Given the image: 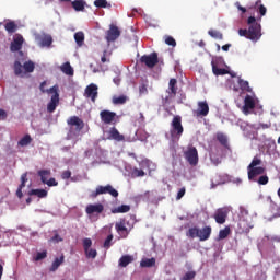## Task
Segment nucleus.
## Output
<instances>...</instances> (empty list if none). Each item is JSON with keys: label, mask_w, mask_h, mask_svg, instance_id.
Segmentation results:
<instances>
[{"label": "nucleus", "mask_w": 280, "mask_h": 280, "mask_svg": "<svg viewBox=\"0 0 280 280\" xmlns=\"http://www.w3.org/2000/svg\"><path fill=\"white\" fill-rule=\"evenodd\" d=\"M271 241H272V242H280V236H273V237L271 238Z\"/></svg>", "instance_id": "nucleus-64"}, {"label": "nucleus", "mask_w": 280, "mask_h": 280, "mask_svg": "<svg viewBox=\"0 0 280 280\" xmlns=\"http://www.w3.org/2000/svg\"><path fill=\"white\" fill-rule=\"evenodd\" d=\"M130 211V206L129 205H121L116 208L112 209V213L117 214V213H128Z\"/></svg>", "instance_id": "nucleus-29"}, {"label": "nucleus", "mask_w": 280, "mask_h": 280, "mask_svg": "<svg viewBox=\"0 0 280 280\" xmlns=\"http://www.w3.org/2000/svg\"><path fill=\"white\" fill-rule=\"evenodd\" d=\"M88 259H95L97 257V250L93 248L84 249Z\"/></svg>", "instance_id": "nucleus-39"}, {"label": "nucleus", "mask_w": 280, "mask_h": 280, "mask_svg": "<svg viewBox=\"0 0 280 280\" xmlns=\"http://www.w3.org/2000/svg\"><path fill=\"white\" fill-rule=\"evenodd\" d=\"M62 264H65V255L62 254L60 257H56L55 260L52 261L49 270L50 272H56V270H58V268H60V266H62Z\"/></svg>", "instance_id": "nucleus-22"}, {"label": "nucleus", "mask_w": 280, "mask_h": 280, "mask_svg": "<svg viewBox=\"0 0 280 280\" xmlns=\"http://www.w3.org/2000/svg\"><path fill=\"white\" fill-rule=\"evenodd\" d=\"M101 120L103 124H113L115 121V117H117V113L110 112L108 109H104L100 113Z\"/></svg>", "instance_id": "nucleus-14"}, {"label": "nucleus", "mask_w": 280, "mask_h": 280, "mask_svg": "<svg viewBox=\"0 0 280 280\" xmlns=\"http://www.w3.org/2000/svg\"><path fill=\"white\" fill-rule=\"evenodd\" d=\"M240 215H241V218L248 217V210L246 208H244V207H241L240 208Z\"/></svg>", "instance_id": "nucleus-53"}, {"label": "nucleus", "mask_w": 280, "mask_h": 280, "mask_svg": "<svg viewBox=\"0 0 280 280\" xmlns=\"http://www.w3.org/2000/svg\"><path fill=\"white\" fill-rule=\"evenodd\" d=\"M74 40L78 47H82L84 45V32L80 31L74 34Z\"/></svg>", "instance_id": "nucleus-32"}, {"label": "nucleus", "mask_w": 280, "mask_h": 280, "mask_svg": "<svg viewBox=\"0 0 280 280\" xmlns=\"http://www.w3.org/2000/svg\"><path fill=\"white\" fill-rule=\"evenodd\" d=\"M165 44L170 45V47H176V39H174L172 36H167L165 38Z\"/></svg>", "instance_id": "nucleus-46"}, {"label": "nucleus", "mask_w": 280, "mask_h": 280, "mask_svg": "<svg viewBox=\"0 0 280 280\" xmlns=\"http://www.w3.org/2000/svg\"><path fill=\"white\" fill-rule=\"evenodd\" d=\"M115 229L121 237H128V228H126V223L124 221L116 223Z\"/></svg>", "instance_id": "nucleus-21"}, {"label": "nucleus", "mask_w": 280, "mask_h": 280, "mask_svg": "<svg viewBox=\"0 0 280 280\" xmlns=\"http://www.w3.org/2000/svg\"><path fill=\"white\" fill-rule=\"evenodd\" d=\"M229 235H231V228L226 226L225 229L220 230L218 237L219 240H226Z\"/></svg>", "instance_id": "nucleus-38"}, {"label": "nucleus", "mask_w": 280, "mask_h": 280, "mask_svg": "<svg viewBox=\"0 0 280 280\" xmlns=\"http://www.w3.org/2000/svg\"><path fill=\"white\" fill-rule=\"evenodd\" d=\"M132 261H135V258L130 255H124L120 259H119V266L121 268H126V266H128L129 264H132Z\"/></svg>", "instance_id": "nucleus-27"}, {"label": "nucleus", "mask_w": 280, "mask_h": 280, "mask_svg": "<svg viewBox=\"0 0 280 280\" xmlns=\"http://www.w3.org/2000/svg\"><path fill=\"white\" fill-rule=\"evenodd\" d=\"M126 102H128V97L126 95L113 97V104L121 105V104H126Z\"/></svg>", "instance_id": "nucleus-36"}, {"label": "nucleus", "mask_w": 280, "mask_h": 280, "mask_svg": "<svg viewBox=\"0 0 280 280\" xmlns=\"http://www.w3.org/2000/svg\"><path fill=\"white\" fill-rule=\"evenodd\" d=\"M104 194H109L113 198L119 197V191L113 187V185L107 184L106 186H97L95 190L90 194V198H97V196H102Z\"/></svg>", "instance_id": "nucleus-7"}, {"label": "nucleus", "mask_w": 280, "mask_h": 280, "mask_svg": "<svg viewBox=\"0 0 280 280\" xmlns=\"http://www.w3.org/2000/svg\"><path fill=\"white\" fill-rule=\"evenodd\" d=\"M61 2L71 1V5L75 12H84V8L86 7V2L84 0H60Z\"/></svg>", "instance_id": "nucleus-17"}, {"label": "nucleus", "mask_w": 280, "mask_h": 280, "mask_svg": "<svg viewBox=\"0 0 280 280\" xmlns=\"http://www.w3.org/2000/svg\"><path fill=\"white\" fill-rule=\"evenodd\" d=\"M209 115V104L207 101L198 102L197 117H207Z\"/></svg>", "instance_id": "nucleus-19"}, {"label": "nucleus", "mask_w": 280, "mask_h": 280, "mask_svg": "<svg viewBox=\"0 0 280 280\" xmlns=\"http://www.w3.org/2000/svg\"><path fill=\"white\" fill-rule=\"evenodd\" d=\"M258 12H259L260 16H266V12H268V9H266V8L264 7V4H260V5L258 7Z\"/></svg>", "instance_id": "nucleus-52"}, {"label": "nucleus", "mask_w": 280, "mask_h": 280, "mask_svg": "<svg viewBox=\"0 0 280 280\" xmlns=\"http://www.w3.org/2000/svg\"><path fill=\"white\" fill-rule=\"evenodd\" d=\"M61 71L62 73H65L66 75H73V68L71 67L70 62H65L61 66Z\"/></svg>", "instance_id": "nucleus-33"}, {"label": "nucleus", "mask_w": 280, "mask_h": 280, "mask_svg": "<svg viewBox=\"0 0 280 280\" xmlns=\"http://www.w3.org/2000/svg\"><path fill=\"white\" fill-rule=\"evenodd\" d=\"M109 137L110 139H114V141H124L125 139L124 135L119 133V130L115 127L110 128Z\"/></svg>", "instance_id": "nucleus-24"}, {"label": "nucleus", "mask_w": 280, "mask_h": 280, "mask_svg": "<svg viewBox=\"0 0 280 280\" xmlns=\"http://www.w3.org/2000/svg\"><path fill=\"white\" fill-rule=\"evenodd\" d=\"M186 191L187 189L185 187H182L177 192L176 200H180L183 196H185Z\"/></svg>", "instance_id": "nucleus-50"}, {"label": "nucleus", "mask_w": 280, "mask_h": 280, "mask_svg": "<svg viewBox=\"0 0 280 280\" xmlns=\"http://www.w3.org/2000/svg\"><path fill=\"white\" fill-rule=\"evenodd\" d=\"M52 242H62V237H60V235L56 234V235L52 237Z\"/></svg>", "instance_id": "nucleus-60"}, {"label": "nucleus", "mask_w": 280, "mask_h": 280, "mask_svg": "<svg viewBox=\"0 0 280 280\" xmlns=\"http://www.w3.org/2000/svg\"><path fill=\"white\" fill-rule=\"evenodd\" d=\"M217 224H224L229 218V208H219L213 215Z\"/></svg>", "instance_id": "nucleus-13"}, {"label": "nucleus", "mask_w": 280, "mask_h": 280, "mask_svg": "<svg viewBox=\"0 0 280 280\" xmlns=\"http://www.w3.org/2000/svg\"><path fill=\"white\" fill-rule=\"evenodd\" d=\"M47 190L45 189H31L28 196H37V198H47Z\"/></svg>", "instance_id": "nucleus-28"}, {"label": "nucleus", "mask_w": 280, "mask_h": 280, "mask_svg": "<svg viewBox=\"0 0 280 280\" xmlns=\"http://www.w3.org/2000/svg\"><path fill=\"white\" fill-rule=\"evenodd\" d=\"M247 25H249L247 35L248 40L257 43V40L261 38V24L257 23L255 16H249L247 19Z\"/></svg>", "instance_id": "nucleus-6"}, {"label": "nucleus", "mask_w": 280, "mask_h": 280, "mask_svg": "<svg viewBox=\"0 0 280 280\" xmlns=\"http://www.w3.org/2000/svg\"><path fill=\"white\" fill-rule=\"evenodd\" d=\"M61 178L63 180H69V178H71V171H63L61 174Z\"/></svg>", "instance_id": "nucleus-51"}, {"label": "nucleus", "mask_w": 280, "mask_h": 280, "mask_svg": "<svg viewBox=\"0 0 280 280\" xmlns=\"http://www.w3.org/2000/svg\"><path fill=\"white\" fill-rule=\"evenodd\" d=\"M21 183L26 184L27 183V173H23L20 178Z\"/></svg>", "instance_id": "nucleus-57"}, {"label": "nucleus", "mask_w": 280, "mask_h": 280, "mask_svg": "<svg viewBox=\"0 0 280 280\" xmlns=\"http://www.w3.org/2000/svg\"><path fill=\"white\" fill-rule=\"evenodd\" d=\"M45 185H47L48 187H58V182L56 180V178L51 177L47 179Z\"/></svg>", "instance_id": "nucleus-48"}, {"label": "nucleus", "mask_w": 280, "mask_h": 280, "mask_svg": "<svg viewBox=\"0 0 280 280\" xmlns=\"http://www.w3.org/2000/svg\"><path fill=\"white\" fill-rule=\"evenodd\" d=\"M37 176H39L40 182L45 185V183L49 180V176H51V170H39Z\"/></svg>", "instance_id": "nucleus-25"}, {"label": "nucleus", "mask_w": 280, "mask_h": 280, "mask_svg": "<svg viewBox=\"0 0 280 280\" xmlns=\"http://www.w3.org/2000/svg\"><path fill=\"white\" fill-rule=\"evenodd\" d=\"M176 84H178V81L176 79L170 80L168 91H166L168 95L165 97V102H170V100L176 97V94L178 93V86Z\"/></svg>", "instance_id": "nucleus-12"}, {"label": "nucleus", "mask_w": 280, "mask_h": 280, "mask_svg": "<svg viewBox=\"0 0 280 280\" xmlns=\"http://www.w3.org/2000/svg\"><path fill=\"white\" fill-rule=\"evenodd\" d=\"M91 246H93V241H91V238H84L83 240L84 250H89V248H91Z\"/></svg>", "instance_id": "nucleus-47"}, {"label": "nucleus", "mask_w": 280, "mask_h": 280, "mask_svg": "<svg viewBox=\"0 0 280 280\" xmlns=\"http://www.w3.org/2000/svg\"><path fill=\"white\" fill-rule=\"evenodd\" d=\"M217 141H219V143L225 148L226 150H229V137L226 135H224L223 132H217L215 135Z\"/></svg>", "instance_id": "nucleus-23"}, {"label": "nucleus", "mask_w": 280, "mask_h": 280, "mask_svg": "<svg viewBox=\"0 0 280 280\" xmlns=\"http://www.w3.org/2000/svg\"><path fill=\"white\" fill-rule=\"evenodd\" d=\"M140 62L145 65L149 69H154L159 65V54L152 52L150 55H144L140 58Z\"/></svg>", "instance_id": "nucleus-10"}, {"label": "nucleus", "mask_w": 280, "mask_h": 280, "mask_svg": "<svg viewBox=\"0 0 280 280\" xmlns=\"http://www.w3.org/2000/svg\"><path fill=\"white\" fill-rule=\"evenodd\" d=\"M113 242V234H109L105 242H104V248H110V243Z\"/></svg>", "instance_id": "nucleus-49"}, {"label": "nucleus", "mask_w": 280, "mask_h": 280, "mask_svg": "<svg viewBox=\"0 0 280 280\" xmlns=\"http://www.w3.org/2000/svg\"><path fill=\"white\" fill-rule=\"evenodd\" d=\"M209 36H211L212 38H215L217 40H222L224 38V35L215 30H210L208 32Z\"/></svg>", "instance_id": "nucleus-37"}, {"label": "nucleus", "mask_w": 280, "mask_h": 280, "mask_svg": "<svg viewBox=\"0 0 280 280\" xmlns=\"http://www.w3.org/2000/svg\"><path fill=\"white\" fill-rule=\"evenodd\" d=\"M218 185H222V183H215V182H211V189H215V187H218Z\"/></svg>", "instance_id": "nucleus-62"}, {"label": "nucleus", "mask_w": 280, "mask_h": 280, "mask_svg": "<svg viewBox=\"0 0 280 280\" xmlns=\"http://www.w3.org/2000/svg\"><path fill=\"white\" fill-rule=\"evenodd\" d=\"M85 97L90 98L93 103L97 100V85L95 83H91L85 88Z\"/></svg>", "instance_id": "nucleus-15"}, {"label": "nucleus", "mask_w": 280, "mask_h": 280, "mask_svg": "<svg viewBox=\"0 0 280 280\" xmlns=\"http://www.w3.org/2000/svg\"><path fill=\"white\" fill-rule=\"evenodd\" d=\"M139 94L140 95H148V84L141 83L139 85Z\"/></svg>", "instance_id": "nucleus-45"}, {"label": "nucleus", "mask_w": 280, "mask_h": 280, "mask_svg": "<svg viewBox=\"0 0 280 280\" xmlns=\"http://www.w3.org/2000/svg\"><path fill=\"white\" fill-rule=\"evenodd\" d=\"M37 40L39 43V47H51V44L54 43V38L51 37V35L38 36Z\"/></svg>", "instance_id": "nucleus-20"}, {"label": "nucleus", "mask_w": 280, "mask_h": 280, "mask_svg": "<svg viewBox=\"0 0 280 280\" xmlns=\"http://www.w3.org/2000/svg\"><path fill=\"white\" fill-rule=\"evenodd\" d=\"M131 175L133 176V178H141V177L145 176V172L143 170H139V168L135 167L132 170Z\"/></svg>", "instance_id": "nucleus-41"}, {"label": "nucleus", "mask_w": 280, "mask_h": 280, "mask_svg": "<svg viewBox=\"0 0 280 280\" xmlns=\"http://www.w3.org/2000/svg\"><path fill=\"white\" fill-rule=\"evenodd\" d=\"M196 279V271H187L180 280H194Z\"/></svg>", "instance_id": "nucleus-42"}, {"label": "nucleus", "mask_w": 280, "mask_h": 280, "mask_svg": "<svg viewBox=\"0 0 280 280\" xmlns=\"http://www.w3.org/2000/svg\"><path fill=\"white\" fill-rule=\"evenodd\" d=\"M67 124L69 126L67 139H75V137H80V132L84 130V120L78 116H71L67 120Z\"/></svg>", "instance_id": "nucleus-3"}, {"label": "nucleus", "mask_w": 280, "mask_h": 280, "mask_svg": "<svg viewBox=\"0 0 280 280\" xmlns=\"http://www.w3.org/2000/svg\"><path fill=\"white\" fill-rule=\"evenodd\" d=\"M0 119H8V113L4 109H0Z\"/></svg>", "instance_id": "nucleus-56"}, {"label": "nucleus", "mask_w": 280, "mask_h": 280, "mask_svg": "<svg viewBox=\"0 0 280 280\" xmlns=\"http://www.w3.org/2000/svg\"><path fill=\"white\" fill-rule=\"evenodd\" d=\"M23 43H25V39L23 38V35L18 34L15 35V37L13 38V40L11 42L10 45V49L11 51H18V55L22 58V59H16L13 63V71H14V75H16L18 78H25V75H27V73H34V69H36V65H34V62L32 60L25 61L24 58V54L23 51H21V49H23ZM24 62V63H22Z\"/></svg>", "instance_id": "nucleus-1"}, {"label": "nucleus", "mask_w": 280, "mask_h": 280, "mask_svg": "<svg viewBox=\"0 0 280 280\" xmlns=\"http://www.w3.org/2000/svg\"><path fill=\"white\" fill-rule=\"evenodd\" d=\"M4 30H5L9 34H14V32H16V30H19V26L16 25V22L10 21V22H7V23H5Z\"/></svg>", "instance_id": "nucleus-31"}, {"label": "nucleus", "mask_w": 280, "mask_h": 280, "mask_svg": "<svg viewBox=\"0 0 280 280\" xmlns=\"http://www.w3.org/2000/svg\"><path fill=\"white\" fill-rule=\"evenodd\" d=\"M183 132H185V127H183V117L180 115H176L171 121V139L173 141H179L183 137Z\"/></svg>", "instance_id": "nucleus-5"}, {"label": "nucleus", "mask_w": 280, "mask_h": 280, "mask_svg": "<svg viewBox=\"0 0 280 280\" xmlns=\"http://www.w3.org/2000/svg\"><path fill=\"white\" fill-rule=\"evenodd\" d=\"M94 5L95 8H112V5L108 4V1L106 0H95Z\"/></svg>", "instance_id": "nucleus-40"}, {"label": "nucleus", "mask_w": 280, "mask_h": 280, "mask_svg": "<svg viewBox=\"0 0 280 280\" xmlns=\"http://www.w3.org/2000/svg\"><path fill=\"white\" fill-rule=\"evenodd\" d=\"M212 71L214 75H229V70L224 68H218L215 65L212 66Z\"/></svg>", "instance_id": "nucleus-35"}, {"label": "nucleus", "mask_w": 280, "mask_h": 280, "mask_svg": "<svg viewBox=\"0 0 280 280\" xmlns=\"http://www.w3.org/2000/svg\"><path fill=\"white\" fill-rule=\"evenodd\" d=\"M101 61L102 62H106L107 61V59H106V51H104V55L102 56Z\"/></svg>", "instance_id": "nucleus-63"}, {"label": "nucleus", "mask_w": 280, "mask_h": 280, "mask_svg": "<svg viewBox=\"0 0 280 280\" xmlns=\"http://www.w3.org/2000/svg\"><path fill=\"white\" fill-rule=\"evenodd\" d=\"M210 161L213 163V165H220L222 163V161L213 156H210Z\"/></svg>", "instance_id": "nucleus-55"}, {"label": "nucleus", "mask_w": 280, "mask_h": 280, "mask_svg": "<svg viewBox=\"0 0 280 280\" xmlns=\"http://www.w3.org/2000/svg\"><path fill=\"white\" fill-rule=\"evenodd\" d=\"M238 86H240L241 91H246L247 93L253 92V89L250 88L248 81H245L242 78H238Z\"/></svg>", "instance_id": "nucleus-30"}, {"label": "nucleus", "mask_w": 280, "mask_h": 280, "mask_svg": "<svg viewBox=\"0 0 280 280\" xmlns=\"http://www.w3.org/2000/svg\"><path fill=\"white\" fill-rule=\"evenodd\" d=\"M211 233H213V229L210 225H206L201 229L194 226L190 228L186 235L187 237H190V240H196L198 237L199 242H207L209 237H211Z\"/></svg>", "instance_id": "nucleus-4"}, {"label": "nucleus", "mask_w": 280, "mask_h": 280, "mask_svg": "<svg viewBox=\"0 0 280 280\" xmlns=\"http://www.w3.org/2000/svg\"><path fill=\"white\" fill-rule=\"evenodd\" d=\"M264 162L259 156H254L250 164L247 166L248 180L258 183V185H266L270 183V178L266 174V167L260 166Z\"/></svg>", "instance_id": "nucleus-2"}, {"label": "nucleus", "mask_w": 280, "mask_h": 280, "mask_svg": "<svg viewBox=\"0 0 280 280\" xmlns=\"http://www.w3.org/2000/svg\"><path fill=\"white\" fill-rule=\"evenodd\" d=\"M184 158L191 167H196L200 161V158L198 156V149L192 144L188 145L184 151Z\"/></svg>", "instance_id": "nucleus-9"}, {"label": "nucleus", "mask_w": 280, "mask_h": 280, "mask_svg": "<svg viewBox=\"0 0 280 280\" xmlns=\"http://www.w3.org/2000/svg\"><path fill=\"white\" fill-rule=\"evenodd\" d=\"M46 85H47V82H46V81H44V82L40 83L39 89H40L42 93H47V90H45V86H46Z\"/></svg>", "instance_id": "nucleus-59"}, {"label": "nucleus", "mask_w": 280, "mask_h": 280, "mask_svg": "<svg viewBox=\"0 0 280 280\" xmlns=\"http://www.w3.org/2000/svg\"><path fill=\"white\" fill-rule=\"evenodd\" d=\"M42 259H47V250L38 252L34 257L35 261H42Z\"/></svg>", "instance_id": "nucleus-43"}, {"label": "nucleus", "mask_w": 280, "mask_h": 280, "mask_svg": "<svg viewBox=\"0 0 280 280\" xmlns=\"http://www.w3.org/2000/svg\"><path fill=\"white\" fill-rule=\"evenodd\" d=\"M24 187H25V183L21 182V184L19 185L18 190L15 192V195L18 196V198H20V200H21V198H23Z\"/></svg>", "instance_id": "nucleus-44"}, {"label": "nucleus", "mask_w": 280, "mask_h": 280, "mask_svg": "<svg viewBox=\"0 0 280 280\" xmlns=\"http://www.w3.org/2000/svg\"><path fill=\"white\" fill-rule=\"evenodd\" d=\"M85 212L88 213V215H93V213H104V205L102 203H90L86 206L85 208Z\"/></svg>", "instance_id": "nucleus-16"}, {"label": "nucleus", "mask_w": 280, "mask_h": 280, "mask_svg": "<svg viewBox=\"0 0 280 280\" xmlns=\"http://www.w3.org/2000/svg\"><path fill=\"white\" fill-rule=\"evenodd\" d=\"M141 268H153L156 266V258H145L140 261Z\"/></svg>", "instance_id": "nucleus-26"}, {"label": "nucleus", "mask_w": 280, "mask_h": 280, "mask_svg": "<svg viewBox=\"0 0 280 280\" xmlns=\"http://www.w3.org/2000/svg\"><path fill=\"white\" fill-rule=\"evenodd\" d=\"M229 49H231V44H225L222 46L223 51H229Z\"/></svg>", "instance_id": "nucleus-61"}, {"label": "nucleus", "mask_w": 280, "mask_h": 280, "mask_svg": "<svg viewBox=\"0 0 280 280\" xmlns=\"http://www.w3.org/2000/svg\"><path fill=\"white\" fill-rule=\"evenodd\" d=\"M255 108V98L250 95H246L244 100V106H243V112L245 115H248L249 110H253Z\"/></svg>", "instance_id": "nucleus-18"}, {"label": "nucleus", "mask_w": 280, "mask_h": 280, "mask_svg": "<svg viewBox=\"0 0 280 280\" xmlns=\"http://www.w3.org/2000/svg\"><path fill=\"white\" fill-rule=\"evenodd\" d=\"M58 85H54L52 88L47 90V93L52 94L50 102L47 105L48 113H55L56 108H58V104H60V94L58 93Z\"/></svg>", "instance_id": "nucleus-8"}, {"label": "nucleus", "mask_w": 280, "mask_h": 280, "mask_svg": "<svg viewBox=\"0 0 280 280\" xmlns=\"http://www.w3.org/2000/svg\"><path fill=\"white\" fill-rule=\"evenodd\" d=\"M121 36V31H119V27L115 24L109 25V30L106 32L105 39L107 43H115L117 38Z\"/></svg>", "instance_id": "nucleus-11"}, {"label": "nucleus", "mask_w": 280, "mask_h": 280, "mask_svg": "<svg viewBox=\"0 0 280 280\" xmlns=\"http://www.w3.org/2000/svg\"><path fill=\"white\" fill-rule=\"evenodd\" d=\"M238 36H244L245 38H248V30L240 28L238 30Z\"/></svg>", "instance_id": "nucleus-54"}, {"label": "nucleus", "mask_w": 280, "mask_h": 280, "mask_svg": "<svg viewBox=\"0 0 280 280\" xmlns=\"http://www.w3.org/2000/svg\"><path fill=\"white\" fill-rule=\"evenodd\" d=\"M236 8L240 10L243 14H246V8L240 5V2H236Z\"/></svg>", "instance_id": "nucleus-58"}, {"label": "nucleus", "mask_w": 280, "mask_h": 280, "mask_svg": "<svg viewBox=\"0 0 280 280\" xmlns=\"http://www.w3.org/2000/svg\"><path fill=\"white\" fill-rule=\"evenodd\" d=\"M30 143H32V136H30L28 133L25 135V136L18 142V144H19L21 148H25V147L30 145Z\"/></svg>", "instance_id": "nucleus-34"}]
</instances>
